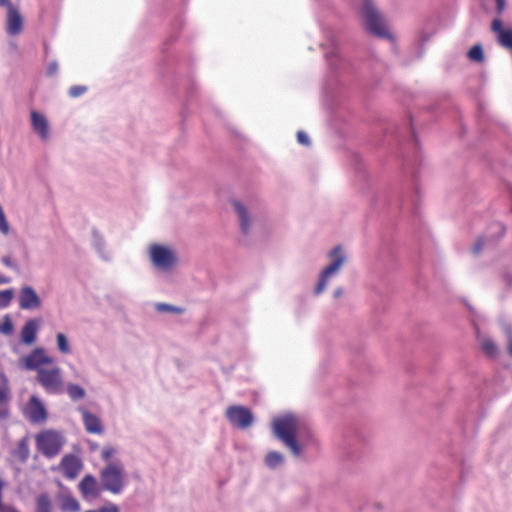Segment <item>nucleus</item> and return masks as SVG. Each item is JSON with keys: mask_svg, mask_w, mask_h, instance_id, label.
<instances>
[{"mask_svg": "<svg viewBox=\"0 0 512 512\" xmlns=\"http://www.w3.org/2000/svg\"><path fill=\"white\" fill-rule=\"evenodd\" d=\"M297 428V418L293 414L275 418L272 422L274 435L291 450L295 457H299L302 452L301 446L296 440Z\"/></svg>", "mask_w": 512, "mask_h": 512, "instance_id": "1", "label": "nucleus"}, {"mask_svg": "<svg viewBox=\"0 0 512 512\" xmlns=\"http://www.w3.org/2000/svg\"><path fill=\"white\" fill-rule=\"evenodd\" d=\"M360 13L369 33L378 38H391L386 19L372 0H363Z\"/></svg>", "mask_w": 512, "mask_h": 512, "instance_id": "2", "label": "nucleus"}, {"mask_svg": "<svg viewBox=\"0 0 512 512\" xmlns=\"http://www.w3.org/2000/svg\"><path fill=\"white\" fill-rule=\"evenodd\" d=\"M100 482L104 491L120 494L126 486L125 469L120 461L107 463L100 471Z\"/></svg>", "mask_w": 512, "mask_h": 512, "instance_id": "3", "label": "nucleus"}, {"mask_svg": "<svg viewBox=\"0 0 512 512\" xmlns=\"http://www.w3.org/2000/svg\"><path fill=\"white\" fill-rule=\"evenodd\" d=\"M328 257L331 259V263L320 274L319 281L314 289L316 295L321 294L326 289L329 278L336 275L346 262V256L341 246L334 247L329 252Z\"/></svg>", "mask_w": 512, "mask_h": 512, "instance_id": "4", "label": "nucleus"}, {"mask_svg": "<svg viewBox=\"0 0 512 512\" xmlns=\"http://www.w3.org/2000/svg\"><path fill=\"white\" fill-rule=\"evenodd\" d=\"M149 256L154 267L165 272L173 270L178 263L176 252L160 244H152L149 247Z\"/></svg>", "mask_w": 512, "mask_h": 512, "instance_id": "5", "label": "nucleus"}, {"mask_svg": "<svg viewBox=\"0 0 512 512\" xmlns=\"http://www.w3.org/2000/svg\"><path fill=\"white\" fill-rule=\"evenodd\" d=\"M36 444L45 457L53 458L61 451L64 439L59 432L48 430L37 435Z\"/></svg>", "mask_w": 512, "mask_h": 512, "instance_id": "6", "label": "nucleus"}, {"mask_svg": "<svg viewBox=\"0 0 512 512\" xmlns=\"http://www.w3.org/2000/svg\"><path fill=\"white\" fill-rule=\"evenodd\" d=\"M225 416L233 426L240 429H246L254 422V416L251 410L241 405L229 406L226 409Z\"/></svg>", "mask_w": 512, "mask_h": 512, "instance_id": "7", "label": "nucleus"}, {"mask_svg": "<svg viewBox=\"0 0 512 512\" xmlns=\"http://www.w3.org/2000/svg\"><path fill=\"white\" fill-rule=\"evenodd\" d=\"M37 381L47 392H58L62 384L60 368L54 367L52 369H38Z\"/></svg>", "mask_w": 512, "mask_h": 512, "instance_id": "8", "label": "nucleus"}, {"mask_svg": "<svg viewBox=\"0 0 512 512\" xmlns=\"http://www.w3.org/2000/svg\"><path fill=\"white\" fill-rule=\"evenodd\" d=\"M78 488L82 498L88 501L98 498L101 492L104 491L102 484H99L96 478L91 474H87L82 478L78 484Z\"/></svg>", "mask_w": 512, "mask_h": 512, "instance_id": "9", "label": "nucleus"}, {"mask_svg": "<svg viewBox=\"0 0 512 512\" xmlns=\"http://www.w3.org/2000/svg\"><path fill=\"white\" fill-rule=\"evenodd\" d=\"M25 369L36 370L42 369L40 365L51 364L53 359L45 355V349L42 347L35 348L29 355L21 359Z\"/></svg>", "mask_w": 512, "mask_h": 512, "instance_id": "10", "label": "nucleus"}, {"mask_svg": "<svg viewBox=\"0 0 512 512\" xmlns=\"http://www.w3.org/2000/svg\"><path fill=\"white\" fill-rule=\"evenodd\" d=\"M19 306L23 310H35L41 306V299L31 286H24L19 293Z\"/></svg>", "mask_w": 512, "mask_h": 512, "instance_id": "11", "label": "nucleus"}, {"mask_svg": "<svg viewBox=\"0 0 512 512\" xmlns=\"http://www.w3.org/2000/svg\"><path fill=\"white\" fill-rule=\"evenodd\" d=\"M83 464L80 458L73 454L65 455L60 462V469L68 479H75L82 470Z\"/></svg>", "mask_w": 512, "mask_h": 512, "instance_id": "12", "label": "nucleus"}, {"mask_svg": "<svg viewBox=\"0 0 512 512\" xmlns=\"http://www.w3.org/2000/svg\"><path fill=\"white\" fill-rule=\"evenodd\" d=\"M26 416L33 423H39L46 420V409L38 397L32 396L30 398L26 408Z\"/></svg>", "mask_w": 512, "mask_h": 512, "instance_id": "13", "label": "nucleus"}, {"mask_svg": "<svg viewBox=\"0 0 512 512\" xmlns=\"http://www.w3.org/2000/svg\"><path fill=\"white\" fill-rule=\"evenodd\" d=\"M91 237V244L98 256L105 262L111 261V255L106 250V241L102 233L98 229L93 228L91 231Z\"/></svg>", "mask_w": 512, "mask_h": 512, "instance_id": "14", "label": "nucleus"}, {"mask_svg": "<svg viewBox=\"0 0 512 512\" xmlns=\"http://www.w3.org/2000/svg\"><path fill=\"white\" fill-rule=\"evenodd\" d=\"M23 30V18L18 8L7 13L6 32L11 36L20 34Z\"/></svg>", "mask_w": 512, "mask_h": 512, "instance_id": "15", "label": "nucleus"}, {"mask_svg": "<svg viewBox=\"0 0 512 512\" xmlns=\"http://www.w3.org/2000/svg\"><path fill=\"white\" fill-rule=\"evenodd\" d=\"M82 420L87 432L93 434H101L104 431L100 418L86 409H80Z\"/></svg>", "mask_w": 512, "mask_h": 512, "instance_id": "16", "label": "nucleus"}, {"mask_svg": "<svg viewBox=\"0 0 512 512\" xmlns=\"http://www.w3.org/2000/svg\"><path fill=\"white\" fill-rule=\"evenodd\" d=\"M235 213L237 214L241 232L247 235L251 228V219L249 217L246 207L239 201L232 202Z\"/></svg>", "mask_w": 512, "mask_h": 512, "instance_id": "17", "label": "nucleus"}, {"mask_svg": "<svg viewBox=\"0 0 512 512\" xmlns=\"http://www.w3.org/2000/svg\"><path fill=\"white\" fill-rule=\"evenodd\" d=\"M38 329L37 319L28 320L21 330V341L26 345H32L36 341Z\"/></svg>", "mask_w": 512, "mask_h": 512, "instance_id": "18", "label": "nucleus"}, {"mask_svg": "<svg viewBox=\"0 0 512 512\" xmlns=\"http://www.w3.org/2000/svg\"><path fill=\"white\" fill-rule=\"evenodd\" d=\"M31 124L33 130L42 138L47 139L49 135V124L47 119L36 111L31 112Z\"/></svg>", "mask_w": 512, "mask_h": 512, "instance_id": "19", "label": "nucleus"}, {"mask_svg": "<svg viewBox=\"0 0 512 512\" xmlns=\"http://www.w3.org/2000/svg\"><path fill=\"white\" fill-rule=\"evenodd\" d=\"M491 229L493 230V232L495 234L498 235V237L496 239H490L489 237H479L472 248V252L475 255H478L482 251V249L486 243L500 239L505 233V229L501 223L493 224L491 226Z\"/></svg>", "mask_w": 512, "mask_h": 512, "instance_id": "20", "label": "nucleus"}, {"mask_svg": "<svg viewBox=\"0 0 512 512\" xmlns=\"http://www.w3.org/2000/svg\"><path fill=\"white\" fill-rule=\"evenodd\" d=\"M58 500L62 512H79L81 509L80 503L71 494H60Z\"/></svg>", "mask_w": 512, "mask_h": 512, "instance_id": "21", "label": "nucleus"}, {"mask_svg": "<svg viewBox=\"0 0 512 512\" xmlns=\"http://www.w3.org/2000/svg\"><path fill=\"white\" fill-rule=\"evenodd\" d=\"M13 456L16 457L21 463H25L30 454L29 441L26 437L22 438L17 447L13 451Z\"/></svg>", "mask_w": 512, "mask_h": 512, "instance_id": "22", "label": "nucleus"}, {"mask_svg": "<svg viewBox=\"0 0 512 512\" xmlns=\"http://www.w3.org/2000/svg\"><path fill=\"white\" fill-rule=\"evenodd\" d=\"M35 512H52V501L48 493H41L36 498Z\"/></svg>", "mask_w": 512, "mask_h": 512, "instance_id": "23", "label": "nucleus"}, {"mask_svg": "<svg viewBox=\"0 0 512 512\" xmlns=\"http://www.w3.org/2000/svg\"><path fill=\"white\" fill-rule=\"evenodd\" d=\"M265 465L270 469H276L284 463V456L277 451H270L264 459Z\"/></svg>", "mask_w": 512, "mask_h": 512, "instance_id": "24", "label": "nucleus"}, {"mask_svg": "<svg viewBox=\"0 0 512 512\" xmlns=\"http://www.w3.org/2000/svg\"><path fill=\"white\" fill-rule=\"evenodd\" d=\"M481 349L482 351L490 358H495L498 356L499 349L496 343L488 337H484L480 339Z\"/></svg>", "mask_w": 512, "mask_h": 512, "instance_id": "25", "label": "nucleus"}, {"mask_svg": "<svg viewBox=\"0 0 512 512\" xmlns=\"http://www.w3.org/2000/svg\"><path fill=\"white\" fill-rule=\"evenodd\" d=\"M56 342L57 348L62 354L67 355L72 352L68 338L64 333L59 332L56 334Z\"/></svg>", "mask_w": 512, "mask_h": 512, "instance_id": "26", "label": "nucleus"}, {"mask_svg": "<svg viewBox=\"0 0 512 512\" xmlns=\"http://www.w3.org/2000/svg\"><path fill=\"white\" fill-rule=\"evenodd\" d=\"M67 393L73 401L84 398L86 394L85 390L77 384H69L67 386Z\"/></svg>", "mask_w": 512, "mask_h": 512, "instance_id": "27", "label": "nucleus"}, {"mask_svg": "<svg viewBox=\"0 0 512 512\" xmlns=\"http://www.w3.org/2000/svg\"><path fill=\"white\" fill-rule=\"evenodd\" d=\"M156 310L158 312H167V313H174V314H182L185 311V309L182 307L174 306V305L167 304V303H157Z\"/></svg>", "mask_w": 512, "mask_h": 512, "instance_id": "28", "label": "nucleus"}, {"mask_svg": "<svg viewBox=\"0 0 512 512\" xmlns=\"http://www.w3.org/2000/svg\"><path fill=\"white\" fill-rule=\"evenodd\" d=\"M470 60L475 62H482L484 60L483 48L480 44L474 45L468 52Z\"/></svg>", "mask_w": 512, "mask_h": 512, "instance_id": "29", "label": "nucleus"}, {"mask_svg": "<svg viewBox=\"0 0 512 512\" xmlns=\"http://www.w3.org/2000/svg\"><path fill=\"white\" fill-rule=\"evenodd\" d=\"M13 298V290L7 289L0 291V308L7 307Z\"/></svg>", "mask_w": 512, "mask_h": 512, "instance_id": "30", "label": "nucleus"}, {"mask_svg": "<svg viewBox=\"0 0 512 512\" xmlns=\"http://www.w3.org/2000/svg\"><path fill=\"white\" fill-rule=\"evenodd\" d=\"M502 330L507 339L508 353L512 357V325L509 323H504L502 325Z\"/></svg>", "mask_w": 512, "mask_h": 512, "instance_id": "31", "label": "nucleus"}, {"mask_svg": "<svg viewBox=\"0 0 512 512\" xmlns=\"http://www.w3.org/2000/svg\"><path fill=\"white\" fill-rule=\"evenodd\" d=\"M13 332V323L9 316H5L3 322L0 324V333L10 335Z\"/></svg>", "mask_w": 512, "mask_h": 512, "instance_id": "32", "label": "nucleus"}, {"mask_svg": "<svg viewBox=\"0 0 512 512\" xmlns=\"http://www.w3.org/2000/svg\"><path fill=\"white\" fill-rule=\"evenodd\" d=\"M116 454V449L111 446V445H107L105 446L102 451H101V459L107 463L111 462V458L113 457V455Z\"/></svg>", "mask_w": 512, "mask_h": 512, "instance_id": "33", "label": "nucleus"}, {"mask_svg": "<svg viewBox=\"0 0 512 512\" xmlns=\"http://www.w3.org/2000/svg\"><path fill=\"white\" fill-rule=\"evenodd\" d=\"M86 91H87L86 86L75 85V86L70 87L68 94L72 98H77V97H80L81 95H83Z\"/></svg>", "mask_w": 512, "mask_h": 512, "instance_id": "34", "label": "nucleus"}, {"mask_svg": "<svg viewBox=\"0 0 512 512\" xmlns=\"http://www.w3.org/2000/svg\"><path fill=\"white\" fill-rule=\"evenodd\" d=\"M86 512H120V510L116 504L109 503L107 506H102L98 509L88 510Z\"/></svg>", "mask_w": 512, "mask_h": 512, "instance_id": "35", "label": "nucleus"}, {"mask_svg": "<svg viewBox=\"0 0 512 512\" xmlns=\"http://www.w3.org/2000/svg\"><path fill=\"white\" fill-rule=\"evenodd\" d=\"M332 45L334 47V50L332 52H330V53H326V57H327V59L329 61L330 66L334 67L335 66V61L338 59L339 56H338V51L336 49V44H335L334 41L332 42Z\"/></svg>", "mask_w": 512, "mask_h": 512, "instance_id": "36", "label": "nucleus"}, {"mask_svg": "<svg viewBox=\"0 0 512 512\" xmlns=\"http://www.w3.org/2000/svg\"><path fill=\"white\" fill-rule=\"evenodd\" d=\"M297 140H298V142L300 144H302L304 146H310L311 145L310 138L307 135V133H305L304 131H298L297 132Z\"/></svg>", "mask_w": 512, "mask_h": 512, "instance_id": "37", "label": "nucleus"}, {"mask_svg": "<svg viewBox=\"0 0 512 512\" xmlns=\"http://www.w3.org/2000/svg\"><path fill=\"white\" fill-rule=\"evenodd\" d=\"M58 71V63L56 61H52L48 64L46 73L48 76H54Z\"/></svg>", "mask_w": 512, "mask_h": 512, "instance_id": "38", "label": "nucleus"}, {"mask_svg": "<svg viewBox=\"0 0 512 512\" xmlns=\"http://www.w3.org/2000/svg\"><path fill=\"white\" fill-rule=\"evenodd\" d=\"M2 263L11 268V269H14V270H18V266L16 263H14L11 259V257L9 256H3L2 259H1Z\"/></svg>", "mask_w": 512, "mask_h": 512, "instance_id": "39", "label": "nucleus"}, {"mask_svg": "<svg viewBox=\"0 0 512 512\" xmlns=\"http://www.w3.org/2000/svg\"><path fill=\"white\" fill-rule=\"evenodd\" d=\"M432 35L427 33H422L418 39V43L420 48L424 46V44L431 39Z\"/></svg>", "mask_w": 512, "mask_h": 512, "instance_id": "40", "label": "nucleus"}, {"mask_svg": "<svg viewBox=\"0 0 512 512\" xmlns=\"http://www.w3.org/2000/svg\"><path fill=\"white\" fill-rule=\"evenodd\" d=\"M496 2V11L498 15H501L505 9L506 1L505 0H495Z\"/></svg>", "mask_w": 512, "mask_h": 512, "instance_id": "41", "label": "nucleus"}, {"mask_svg": "<svg viewBox=\"0 0 512 512\" xmlns=\"http://www.w3.org/2000/svg\"><path fill=\"white\" fill-rule=\"evenodd\" d=\"M0 6L7 8V12L17 8L12 4L11 0H0Z\"/></svg>", "mask_w": 512, "mask_h": 512, "instance_id": "42", "label": "nucleus"}, {"mask_svg": "<svg viewBox=\"0 0 512 512\" xmlns=\"http://www.w3.org/2000/svg\"><path fill=\"white\" fill-rule=\"evenodd\" d=\"M9 400V394L7 391L0 388V404H5Z\"/></svg>", "mask_w": 512, "mask_h": 512, "instance_id": "43", "label": "nucleus"}, {"mask_svg": "<svg viewBox=\"0 0 512 512\" xmlns=\"http://www.w3.org/2000/svg\"><path fill=\"white\" fill-rule=\"evenodd\" d=\"M9 416V410L5 406H0V420L7 419Z\"/></svg>", "mask_w": 512, "mask_h": 512, "instance_id": "44", "label": "nucleus"}, {"mask_svg": "<svg viewBox=\"0 0 512 512\" xmlns=\"http://www.w3.org/2000/svg\"><path fill=\"white\" fill-rule=\"evenodd\" d=\"M0 512H19V511L12 506H5L2 509H0Z\"/></svg>", "mask_w": 512, "mask_h": 512, "instance_id": "45", "label": "nucleus"}, {"mask_svg": "<svg viewBox=\"0 0 512 512\" xmlns=\"http://www.w3.org/2000/svg\"><path fill=\"white\" fill-rule=\"evenodd\" d=\"M11 282V278L6 276H0V285L1 284H8Z\"/></svg>", "mask_w": 512, "mask_h": 512, "instance_id": "46", "label": "nucleus"}, {"mask_svg": "<svg viewBox=\"0 0 512 512\" xmlns=\"http://www.w3.org/2000/svg\"><path fill=\"white\" fill-rule=\"evenodd\" d=\"M343 294V289L341 287L335 289L334 293H333V296L335 298H338L340 297L341 295Z\"/></svg>", "mask_w": 512, "mask_h": 512, "instance_id": "47", "label": "nucleus"}, {"mask_svg": "<svg viewBox=\"0 0 512 512\" xmlns=\"http://www.w3.org/2000/svg\"><path fill=\"white\" fill-rule=\"evenodd\" d=\"M2 488H3V482L0 480V509H2L3 507H5V506L2 504Z\"/></svg>", "mask_w": 512, "mask_h": 512, "instance_id": "48", "label": "nucleus"}, {"mask_svg": "<svg viewBox=\"0 0 512 512\" xmlns=\"http://www.w3.org/2000/svg\"><path fill=\"white\" fill-rule=\"evenodd\" d=\"M509 284H512V278L509 279Z\"/></svg>", "mask_w": 512, "mask_h": 512, "instance_id": "49", "label": "nucleus"}]
</instances>
